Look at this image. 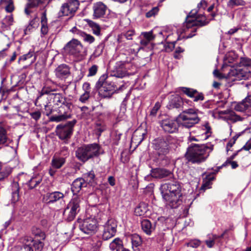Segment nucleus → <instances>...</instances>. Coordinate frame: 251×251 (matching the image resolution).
<instances>
[{
  "label": "nucleus",
  "mask_w": 251,
  "mask_h": 251,
  "mask_svg": "<svg viewBox=\"0 0 251 251\" xmlns=\"http://www.w3.org/2000/svg\"><path fill=\"white\" fill-rule=\"evenodd\" d=\"M128 238L131 240L133 247H137L142 244L141 238L137 234H131L128 236Z\"/></svg>",
  "instance_id": "38"
},
{
  "label": "nucleus",
  "mask_w": 251,
  "mask_h": 251,
  "mask_svg": "<svg viewBox=\"0 0 251 251\" xmlns=\"http://www.w3.org/2000/svg\"><path fill=\"white\" fill-rule=\"evenodd\" d=\"M79 1L77 0H68L63 3L58 13V17L64 16H74L78 9Z\"/></svg>",
  "instance_id": "10"
},
{
  "label": "nucleus",
  "mask_w": 251,
  "mask_h": 251,
  "mask_svg": "<svg viewBox=\"0 0 251 251\" xmlns=\"http://www.w3.org/2000/svg\"><path fill=\"white\" fill-rule=\"evenodd\" d=\"M79 228L83 232L87 234H94L97 230L98 221L95 216H90L84 219L79 224Z\"/></svg>",
  "instance_id": "13"
},
{
  "label": "nucleus",
  "mask_w": 251,
  "mask_h": 251,
  "mask_svg": "<svg viewBox=\"0 0 251 251\" xmlns=\"http://www.w3.org/2000/svg\"><path fill=\"white\" fill-rule=\"evenodd\" d=\"M82 179H85V182H86V185L87 183L93 184L95 182L96 180L94 172L93 171H91L84 174Z\"/></svg>",
  "instance_id": "39"
},
{
  "label": "nucleus",
  "mask_w": 251,
  "mask_h": 251,
  "mask_svg": "<svg viewBox=\"0 0 251 251\" xmlns=\"http://www.w3.org/2000/svg\"><path fill=\"white\" fill-rule=\"evenodd\" d=\"M240 63L243 66V67L251 68V59L249 58H241Z\"/></svg>",
  "instance_id": "51"
},
{
  "label": "nucleus",
  "mask_w": 251,
  "mask_h": 251,
  "mask_svg": "<svg viewBox=\"0 0 251 251\" xmlns=\"http://www.w3.org/2000/svg\"><path fill=\"white\" fill-rule=\"evenodd\" d=\"M196 111L193 109H186L180 113L177 118L178 123L182 126L190 128L200 121Z\"/></svg>",
  "instance_id": "6"
},
{
  "label": "nucleus",
  "mask_w": 251,
  "mask_h": 251,
  "mask_svg": "<svg viewBox=\"0 0 251 251\" xmlns=\"http://www.w3.org/2000/svg\"><path fill=\"white\" fill-rule=\"evenodd\" d=\"M218 113L220 115H226L225 118L226 119V120H230L233 122H235L237 121H239L240 119V117L235 115L234 113L232 111L224 110L220 111H219Z\"/></svg>",
  "instance_id": "29"
},
{
  "label": "nucleus",
  "mask_w": 251,
  "mask_h": 251,
  "mask_svg": "<svg viewBox=\"0 0 251 251\" xmlns=\"http://www.w3.org/2000/svg\"><path fill=\"white\" fill-rule=\"evenodd\" d=\"M201 242L199 240L194 239L190 241L189 242L186 243L187 247H192L193 248H197L201 245Z\"/></svg>",
  "instance_id": "48"
},
{
  "label": "nucleus",
  "mask_w": 251,
  "mask_h": 251,
  "mask_svg": "<svg viewBox=\"0 0 251 251\" xmlns=\"http://www.w3.org/2000/svg\"><path fill=\"white\" fill-rule=\"evenodd\" d=\"M208 238L205 240V243L208 248H211L214 246L215 241L218 239V236L216 234H209Z\"/></svg>",
  "instance_id": "41"
},
{
  "label": "nucleus",
  "mask_w": 251,
  "mask_h": 251,
  "mask_svg": "<svg viewBox=\"0 0 251 251\" xmlns=\"http://www.w3.org/2000/svg\"><path fill=\"white\" fill-rule=\"evenodd\" d=\"M171 172L170 171L162 168L152 169L151 172V176L156 178H163L171 176Z\"/></svg>",
  "instance_id": "23"
},
{
  "label": "nucleus",
  "mask_w": 251,
  "mask_h": 251,
  "mask_svg": "<svg viewBox=\"0 0 251 251\" xmlns=\"http://www.w3.org/2000/svg\"><path fill=\"white\" fill-rule=\"evenodd\" d=\"M42 178L41 176H37L32 177L28 181L27 185L30 189L35 188L42 181Z\"/></svg>",
  "instance_id": "36"
},
{
  "label": "nucleus",
  "mask_w": 251,
  "mask_h": 251,
  "mask_svg": "<svg viewBox=\"0 0 251 251\" xmlns=\"http://www.w3.org/2000/svg\"><path fill=\"white\" fill-rule=\"evenodd\" d=\"M204 126V130H205V131L204 132L205 139H206L210 135L211 129L208 123H206Z\"/></svg>",
  "instance_id": "57"
},
{
  "label": "nucleus",
  "mask_w": 251,
  "mask_h": 251,
  "mask_svg": "<svg viewBox=\"0 0 251 251\" xmlns=\"http://www.w3.org/2000/svg\"><path fill=\"white\" fill-rule=\"evenodd\" d=\"M192 98L194 99V101H201L204 100V96L202 93H199L197 91V93L195 94Z\"/></svg>",
  "instance_id": "53"
},
{
  "label": "nucleus",
  "mask_w": 251,
  "mask_h": 251,
  "mask_svg": "<svg viewBox=\"0 0 251 251\" xmlns=\"http://www.w3.org/2000/svg\"><path fill=\"white\" fill-rule=\"evenodd\" d=\"M65 158L62 157H53L51 160V166L55 169L60 168L65 163Z\"/></svg>",
  "instance_id": "30"
},
{
  "label": "nucleus",
  "mask_w": 251,
  "mask_h": 251,
  "mask_svg": "<svg viewBox=\"0 0 251 251\" xmlns=\"http://www.w3.org/2000/svg\"><path fill=\"white\" fill-rule=\"evenodd\" d=\"M141 35L143 36V38H145L150 42L152 41L155 38V36L153 35L152 31L142 32Z\"/></svg>",
  "instance_id": "49"
},
{
  "label": "nucleus",
  "mask_w": 251,
  "mask_h": 251,
  "mask_svg": "<svg viewBox=\"0 0 251 251\" xmlns=\"http://www.w3.org/2000/svg\"><path fill=\"white\" fill-rule=\"evenodd\" d=\"M37 21L36 18L31 20L29 22L28 26L27 27L26 30H30L31 28L35 27L37 25Z\"/></svg>",
  "instance_id": "61"
},
{
  "label": "nucleus",
  "mask_w": 251,
  "mask_h": 251,
  "mask_svg": "<svg viewBox=\"0 0 251 251\" xmlns=\"http://www.w3.org/2000/svg\"><path fill=\"white\" fill-rule=\"evenodd\" d=\"M90 97V93L89 92H84L79 98V100L85 103L88 100Z\"/></svg>",
  "instance_id": "55"
},
{
  "label": "nucleus",
  "mask_w": 251,
  "mask_h": 251,
  "mask_svg": "<svg viewBox=\"0 0 251 251\" xmlns=\"http://www.w3.org/2000/svg\"><path fill=\"white\" fill-rule=\"evenodd\" d=\"M65 195L60 191L47 193L43 198V201L47 205H50L59 202L60 207L65 204Z\"/></svg>",
  "instance_id": "12"
},
{
  "label": "nucleus",
  "mask_w": 251,
  "mask_h": 251,
  "mask_svg": "<svg viewBox=\"0 0 251 251\" xmlns=\"http://www.w3.org/2000/svg\"><path fill=\"white\" fill-rule=\"evenodd\" d=\"M251 149V141H248L246 144L240 149V150H244L249 151Z\"/></svg>",
  "instance_id": "64"
},
{
  "label": "nucleus",
  "mask_w": 251,
  "mask_h": 251,
  "mask_svg": "<svg viewBox=\"0 0 251 251\" xmlns=\"http://www.w3.org/2000/svg\"><path fill=\"white\" fill-rule=\"evenodd\" d=\"M86 182H85V179L82 178H77L75 179L72 185V191L74 196H77L78 193L82 188L86 187Z\"/></svg>",
  "instance_id": "22"
},
{
  "label": "nucleus",
  "mask_w": 251,
  "mask_h": 251,
  "mask_svg": "<svg viewBox=\"0 0 251 251\" xmlns=\"http://www.w3.org/2000/svg\"><path fill=\"white\" fill-rule=\"evenodd\" d=\"M134 31L132 30H128L123 35V36L127 40H132V36L134 35Z\"/></svg>",
  "instance_id": "58"
},
{
  "label": "nucleus",
  "mask_w": 251,
  "mask_h": 251,
  "mask_svg": "<svg viewBox=\"0 0 251 251\" xmlns=\"http://www.w3.org/2000/svg\"><path fill=\"white\" fill-rule=\"evenodd\" d=\"M0 3L4 6L5 9L7 12L11 13L14 9L13 0H1Z\"/></svg>",
  "instance_id": "37"
},
{
  "label": "nucleus",
  "mask_w": 251,
  "mask_h": 251,
  "mask_svg": "<svg viewBox=\"0 0 251 251\" xmlns=\"http://www.w3.org/2000/svg\"><path fill=\"white\" fill-rule=\"evenodd\" d=\"M80 35L81 36L84 41L89 44H92L95 41V38L93 36L84 32H81Z\"/></svg>",
  "instance_id": "44"
},
{
  "label": "nucleus",
  "mask_w": 251,
  "mask_h": 251,
  "mask_svg": "<svg viewBox=\"0 0 251 251\" xmlns=\"http://www.w3.org/2000/svg\"><path fill=\"white\" fill-rule=\"evenodd\" d=\"M55 73L57 77L62 79L66 78L70 74V68L66 64H61L56 68Z\"/></svg>",
  "instance_id": "21"
},
{
  "label": "nucleus",
  "mask_w": 251,
  "mask_h": 251,
  "mask_svg": "<svg viewBox=\"0 0 251 251\" xmlns=\"http://www.w3.org/2000/svg\"><path fill=\"white\" fill-rule=\"evenodd\" d=\"M123 246V242L119 238L114 239L109 244V248L111 250L114 251L116 250L118 251Z\"/></svg>",
  "instance_id": "35"
},
{
  "label": "nucleus",
  "mask_w": 251,
  "mask_h": 251,
  "mask_svg": "<svg viewBox=\"0 0 251 251\" xmlns=\"http://www.w3.org/2000/svg\"><path fill=\"white\" fill-rule=\"evenodd\" d=\"M141 226L143 231L148 235L151 234L155 227V225H152L151 221L147 219H144L141 221Z\"/></svg>",
  "instance_id": "26"
},
{
  "label": "nucleus",
  "mask_w": 251,
  "mask_h": 251,
  "mask_svg": "<svg viewBox=\"0 0 251 251\" xmlns=\"http://www.w3.org/2000/svg\"><path fill=\"white\" fill-rule=\"evenodd\" d=\"M183 99L177 94L171 95L169 98V100L167 107L169 109L179 108L183 105Z\"/></svg>",
  "instance_id": "19"
},
{
  "label": "nucleus",
  "mask_w": 251,
  "mask_h": 251,
  "mask_svg": "<svg viewBox=\"0 0 251 251\" xmlns=\"http://www.w3.org/2000/svg\"><path fill=\"white\" fill-rule=\"evenodd\" d=\"M28 2L26 4L25 9V12L27 15H29L31 11L29 10L30 8L37 7L42 2V0H28Z\"/></svg>",
  "instance_id": "33"
},
{
  "label": "nucleus",
  "mask_w": 251,
  "mask_h": 251,
  "mask_svg": "<svg viewBox=\"0 0 251 251\" xmlns=\"http://www.w3.org/2000/svg\"><path fill=\"white\" fill-rule=\"evenodd\" d=\"M159 11V8L158 6L153 7L146 12V17L148 18L154 17L158 13Z\"/></svg>",
  "instance_id": "43"
},
{
  "label": "nucleus",
  "mask_w": 251,
  "mask_h": 251,
  "mask_svg": "<svg viewBox=\"0 0 251 251\" xmlns=\"http://www.w3.org/2000/svg\"><path fill=\"white\" fill-rule=\"evenodd\" d=\"M159 124L165 132L173 133L176 132L178 130L177 122L169 118L165 117L159 122Z\"/></svg>",
  "instance_id": "16"
},
{
  "label": "nucleus",
  "mask_w": 251,
  "mask_h": 251,
  "mask_svg": "<svg viewBox=\"0 0 251 251\" xmlns=\"http://www.w3.org/2000/svg\"><path fill=\"white\" fill-rule=\"evenodd\" d=\"M246 4V2L243 0H229L228 2L227 5L229 6H244Z\"/></svg>",
  "instance_id": "46"
},
{
  "label": "nucleus",
  "mask_w": 251,
  "mask_h": 251,
  "mask_svg": "<svg viewBox=\"0 0 251 251\" xmlns=\"http://www.w3.org/2000/svg\"><path fill=\"white\" fill-rule=\"evenodd\" d=\"M52 91H53V90L51 89L50 87H44L40 92V96H42L44 95L50 94V93Z\"/></svg>",
  "instance_id": "56"
},
{
  "label": "nucleus",
  "mask_w": 251,
  "mask_h": 251,
  "mask_svg": "<svg viewBox=\"0 0 251 251\" xmlns=\"http://www.w3.org/2000/svg\"><path fill=\"white\" fill-rule=\"evenodd\" d=\"M30 115L32 118L36 121H38L41 118V113L39 111H36L31 113Z\"/></svg>",
  "instance_id": "59"
},
{
  "label": "nucleus",
  "mask_w": 251,
  "mask_h": 251,
  "mask_svg": "<svg viewBox=\"0 0 251 251\" xmlns=\"http://www.w3.org/2000/svg\"><path fill=\"white\" fill-rule=\"evenodd\" d=\"M230 75L235 77L236 80H246L251 77V72L247 67H238L231 70Z\"/></svg>",
  "instance_id": "17"
},
{
  "label": "nucleus",
  "mask_w": 251,
  "mask_h": 251,
  "mask_svg": "<svg viewBox=\"0 0 251 251\" xmlns=\"http://www.w3.org/2000/svg\"><path fill=\"white\" fill-rule=\"evenodd\" d=\"M161 105L159 102L155 103L154 106L151 111V115L155 116L157 113V111L160 108Z\"/></svg>",
  "instance_id": "54"
},
{
  "label": "nucleus",
  "mask_w": 251,
  "mask_h": 251,
  "mask_svg": "<svg viewBox=\"0 0 251 251\" xmlns=\"http://www.w3.org/2000/svg\"><path fill=\"white\" fill-rule=\"evenodd\" d=\"M104 44L103 43H100L98 45L97 47L96 48V49L95 51H94L93 53L91 55V58H96L97 57H99L100 56L104 48Z\"/></svg>",
  "instance_id": "40"
},
{
  "label": "nucleus",
  "mask_w": 251,
  "mask_h": 251,
  "mask_svg": "<svg viewBox=\"0 0 251 251\" xmlns=\"http://www.w3.org/2000/svg\"><path fill=\"white\" fill-rule=\"evenodd\" d=\"M182 91L190 98H193L195 94L197 93V91L196 90L186 87H183L182 88Z\"/></svg>",
  "instance_id": "47"
},
{
  "label": "nucleus",
  "mask_w": 251,
  "mask_h": 251,
  "mask_svg": "<svg viewBox=\"0 0 251 251\" xmlns=\"http://www.w3.org/2000/svg\"><path fill=\"white\" fill-rule=\"evenodd\" d=\"M12 192L11 201L13 203L17 202L19 199V187L17 183H14L12 184Z\"/></svg>",
  "instance_id": "32"
},
{
  "label": "nucleus",
  "mask_w": 251,
  "mask_h": 251,
  "mask_svg": "<svg viewBox=\"0 0 251 251\" xmlns=\"http://www.w3.org/2000/svg\"><path fill=\"white\" fill-rule=\"evenodd\" d=\"M160 190L166 205L171 208H176L181 204L182 188L178 182L174 181L163 184Z\"/></svg>",
  "instance_id": "1"
},
{
  "label": "nucleus",
  "mask_w": 251,
  "mask_h": 251,
  "mask_svg": "<svg viewBox=\"0 0 251 251\" xmlns=\"http://www.w3.org/2000/svg\"><path fill=\"white\" fill-rule=\"evenodd\" d=\"M42 240H43L39 239H38V240L33 239L32 243H33L32 245L34 247L35 251H41L42 250L44 246V243H43Z\"/></svg>",
  "instance_id": "42"
},
{
  "label": "nucleus",
  "mask_w": 251,
  "mask_h": 251,
  "mask_svg": "<svg viewBox=\"0 0 251 251\" xmlns=\"http://www.w3.org/2000/svg\"><path fill=\"white\" fill-rule=\"evenodd\" d=\"M76 123L75 120L67 122L66 124H60L55 129L56 135L65 142L70 139L73 134L74 127Z\"/></svg>",
  "instance_id": "9"
},
{
  "label": "nucleus",
  "mask_w": 251,
  "mask_h": 251,
  "mask_svg": "<svg viewBox=\"0 0 251 251\" xmlns=\"http://www.w3.org/2000/svg\"><path fill=\"white\" fill-rule=\"evenodd\" d=\"M98 70V66L96 65H92L88 70V74L87 75L88 76H92L95 75Z\"/></svg>",
  "instance_id": "50"
},
{
  "label": "nucleus",
  "mask_w": 251,
  "mask_h": 251,
  "mask_svg": "<svg viewBox=\"0 0 251 251\" xmlns=\"http://www.w3.org/2000/svg\"><path fill=\"white\" fill-rule=\"evenodd\" d=\"M210 20L211 19H207L205 15L199 13L197 10H193L189 13L185 23H183L182 27L183 32H186L187 30L193 27V33H190L187 35V38H191L195 35L194 32L197 30L195 26L206 25L209 23Z\"/></svg>",
  "instance_id": "4"
},
{
  "label": "nucleus",
  "mask_w": 251,
  "mask_h": 251,
  "mask_svg": "<svg viewBox=\"0 0 251 251\" xmlns=\"http://www.w3.org/2000/svg\"><path fill=\"white\" fill-rule=\"evenodd\" d=\"M52 95L54 96L53 98V102L54 104L57 106L58 107L69 101L61 94L56 93L52 94Z\"/></svg>",
  "instance_id": "27"
},
{
  "label": "nucleus",
  "mask_w": 251,
  "mask_h": 251,
  "mask_svg": "<svg viewBox=\"0 0 251 251\" xmlns=\"http://www.w3.org/2000/svg\"><path fill=\"white\" fill-rule=\"evenodd\" d=\"M33 239L28 236H25L21 238V244L16 246L13 251H33L31 243Z\"/></svg>",
  "instance_id": "18"
},
{
  "label": "nucleus",
  "mask_w": 251,
  "mask_h": 251,
  "mask_svg": "<svg viewBox=\"0 0 251 251\" xmlns=\"http://www.w3.org/2000/svg\"><path fill=\"white\" fill-rule=\"evenodd\" d=\"M152 148L156 151L158 156V159L167 161L168 157L166 155L171 149L176 147L177 141L176 139L171 136L158 137L152 141Z\"/></svg>",
  "instance_id": "3"
},
{
  "label": "nucleus",
  "mask_w": 251,
  "mask_h": 251,
  "mask_svg": "<svg viewBox=\"0 0 251 251\" xmlns=\"http://www.w3.org/2000/svg\"><path fill=\"white\" fill-rule=\"evenodd\" d=\"M67 119L66 117L61 114H58V115H53L50 118V121L51 122H60L65 121Z\"/></svg>",
  "instance_id": "45"
},
{
  "label": "nucleus",
  "mask_w": 251,
  "mask_h": 251,
  "mask_svg": "<svg viewBox=\"0 0 251 251\" xmlns=\"http://www.w3.org/2000/svg\"><path fill=\"white\" fill-rule=\"evenodd\" d=\"M32 234L34 236L33 239L44 240L45 239V234L41 229L35 226H33L31 228Z\"/></svg>",
  "instance_id": "31"
},
{
  "label": "nucleus",
  "mask_w": 251,
  "mask_h": 251,
  "mask_svg": "<svg viewBox=\"0 0 251 251\" xmlns=\"http://www.w3.org/2000/svg\"><path fill=\"white\" fill-rule=\"evenodd\" d=\"M94 18H104L107 11L106 6L102 2L95 3L93 7Z\"/></svg>",
  "instance_id": "20"
},
{
  "label": "nucleus",
  "mask_w": 251,
  "mask_h": 251,
  "mask_svg": "<svg viewBox=\"0 0 251 251\" xmlns=\"http://www.w3.org/2000/svg\"><path fill=\"white\" fill-rule=\"evenodd\" d=\"M41 33L44 35H46L47 34L48 32V27L47 26V25L41 24Z\"/></svg>",
  "instance_id": "63"
},
{
  "label": "nucleus",
  "mask_w": 251,
  "mask_h": 251,
  "mask_svg": "<svg viewBox=\"0 0 251 251\" xmlns=\"http://www.w3.org/2000/svg\"><path fill=\"white\" fill-rule=\"evenodd\" d=\"M72 104L70 101L58 107L57 112L64 115L67 119L71 117V106Z\"/></svg>",
  "instance_id": "25"
},
{
  "label": "nucleus",
  "mask_w": 251,
  "mask_h": 251,
  "mask_svg": "<svg viewBox=\"0 0 251 251\" xmlns=\"http://www.w3.org/2000/svg\"><path fill=\"white\" fill-rule=\"evenodd\" d=\"M207 6V2L204 0H201V2L198 4V8H199V11L201 10H204Z\"/></svg>",
  "instance_id": "62"
},
{
  "label": "nucleus",
  "mask_w": 251,
  "mask_h": 251,
  "mask_svg": "<svg viewBox=\"0 0 251 251\" xmlns=\"http://www.w3.org/2000/svg\"><path fill=\"white\" fill-rule=\"evenodd\" d=\"M130 64L122 61L117 62L111 71V75L119 78H123L129 74L128 69Z\"/></svg>",
  "instance_id": "15"
},
{
  "label": "nucleus",
  "mask_w": 251,
  "mask_h": 251,
  "mask_svg": "<svg viewBox=\"0 0 251 251\" xmlns=\"http://www.w3.org/2000/svg\"><path fill=\"white\" fill-rule=\"evenodd\" d=\"M241 151L240 150H239L235 152H234L231 156L228 157L226 161V162L222 165V167H225L227 165V162L230 161H232L235 157L238 155V153Z\"/></svg>",
  "instance_id": "52"
},
{
  "label": "nucleus",
  "mask_w": 251,
  "mask_h": 251,
  "mask_svg": "<svg viewBox=\"0 0 251 251\" xmlns=\"http://www.w3.org/2000/svg\"><path fill=\"white\" fill-rule=\"evenodd\" d=\"M117 222L114 219L107 220L103 226L102 239L106 241L114 236L117 231Z\"/></svg>",
  "instance_id": "14"
},
{
  "label": "nucleus",
  "mask_w": 251,
  "mask_h": 251,
  "mask_svg": "<svg viewBox=\"0 0 251 251\" xmlns=\"http://www.w3.org/2000/svg\"><path fill=\"white\" fill-rule=\"evenodd\" d=\"M103 152L101 147L97 143L83 145L75 151L76 157L81 162L85 163L90 159L98 157Z\"/></svg>",
  "instance_id": "5"
},
{
  "label": "nucleus",
  "mask_w": 251,
  "mask_h": 251,
  "mask_svg": "<svg viewBox=\"0 0 251 251\" xmlns=\"http://www.w3.org/2000/svg\"><path fill=\"white\" fill-rule=\"evenodd\" d=\"M147 210L148 207L147 204L145 203L142 202L135 208L134 213L136 216H140L144 215Z\"/></svg>",
  "instance_id": "34"
},
{
  "label": "nucleus",
  "mask_w": 251,
  "mask_h": 251,
  "mask_svg": "<svg viewBox=\"0 0 251 251\" xmlns=\"http://www.w3.org/2000/svg\"><path fill=\"white\" fill-rule=\"evenodd\" d=\"M65 52L75 58L80 60L85 55V49L78 40L72 39L64 47Z\"/></svg>",
  "instance_id": "7"
},
{
  "label": "nucleus",
  "mask_w": 251,
  "mask_h": 251,
  "mask_svg": "<svg viewBox=\"0 0 251 251\" xmlns=\"http://www.w3.org/2000/svg\"><path fill=\"white\" fill-rule=\"evenodd\" d=\"M251 107V95L247 97L241 102L237 104L235 107L236 111L243 112Z\"/></svg>",
  "instance_id": "24"
},
{
  "label": "nucleus",
  "mask_w": 251,
  "mask_h": 251,
  "mask_svg": "<svg viewBox=\"0 0 251 251\" xmlns=\"http://www.w3.org/2000/svg\"><path fill=\"white\" fill-rule=\"evenodd\" d=\"M12 140L7 137L6 131L0 126V145L8 146Z\"/></svg>",
  "instance_id": "28"
},
{
  "label": "nucleus",
  "mask_w": 251,
  "mask_h": 251,
  "mask_svg": "<svg viewBox=\"0 0 251 251\" xmlns=\"http://www.w3.org/2000/svg\"><path fill=\"white\" fill-rule=\"evenodd\" d=\"M81 199L78 196H74L64 209L63 215L65 220L68 222L73 221L79 212Z\"/></svg>",
  "instance_id": "8"
},
{
  "label": "nucleus",
  "mask_w": 251,
  "mask_h": 251,
  "mask_svg": "<svg viewBox=\"0 0 251 251\" xmlns=\"http://www.w3.org/2000/svg\"><path fill=\"white\" fill-rule=\"evenodd\" d=\"M213 150L211 145L192 144L187 149L186 157L190 162L200 164L206 160Z\"/></svg>",
  "instance_id": "2"
},
{
  "label": "nucleus",
  "mask_w": 251,
  "mask_h": 251,
  "mask_svg": "<svg viewBox=\"0 0 251 251\" xmlns=\"http://www.w3.org/2000/svg\"><path fill=\"white\" fill-rule=\"evenodd\" d=\"M97 88H101V96L104 98H111L115 91L114 84H112L107 79L105 75L101 76L96 83Z\"/></svg>",
  "instance_id": "11"
},
{
  "label": "nucleus",
  "mask_w": 251,
  "mask_h": 251,
  "mask_svg": "<svg viewBox=\"0 0 251 251\" xmlns=\"http://www.w3.org/2000/svg\"><path fill=\"white\" fill-rule=\"evenodd\" d=\"M34 53L33 51H29L28 53L23 55L21 56L19 60H26L27 59L31 58L33 55Z\"/></svg>",
  "instance_id": "60"
}]
</instances>
